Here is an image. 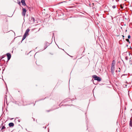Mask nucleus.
I'll return each instance as SVG.
<instances>
[{
    "instance_id": "nucleus-22",
    "label": "nucleus",
    "mask_w": 132,
    "mask_h": 132,
    "mask_svg": "<svg viewBox=\"0 0 132 132\" xmlns=\"http://www.w3.org/2000/svg\"><path fill=\"white\" fill-rule=\"evenodd\" d=\"M111 18H112V20H113V18L112 17V16H111Z\"/></svg>"
},
{
    "instance_id": "nucleus-8",
    "label": "nucleus",
    "mask_w": 132,
    "mask_h": 132,
    "mask_svg": "<svg viewBox=\"0 0 132 132\" xmlns=\"http://www.w3.org/2000/svg\"><path fill=\"white\" fill-rule=\"evenodd\" d=\"M115 62L114 60H113L112 61L111 67H115Z\"/></svg>"
},
{
    "instance_id": "nucleus-28",
    "label": "nucleus",
    "mask_w": 132,
    "mask_h": 132,
    "mask_svg": "<svg viewBox=\"0 0 132 132\" xmlns=\"http://www.w3.org/2000/svg\"><path fill=\"white\" fill-rule=\"evenodd\" d=\"M18 3L19 4H20V2H19V3Z\"/></svg>"
},
{
    "instance_id": "nucleus-9",
    "label": "nucleus",
    "mask_w": 132,
    "mask_h": 132,
    "mask_svg": "<svg viewBox=\"0 0 132 132\" xmlns=\"http://www.w3.org/2000/svg\"><path fill=\"white\" fill-rule=\"evenodd\" d=\"M9 125L10 127H13L14 126V124L13 123L11 122L9 123Z\"/></svg>"
},
{
    "instance_id": "nucleus-1",
    "label": "nucleus",
    "mask_w": 132,
    "mask_h": 132,
    "mask_svg": "<svg viewBox=\"0 0 132 132\" xmlns=\"http://www.w3.org/2000/svg\"><path fill=\"white\" fill-rule=\"evenodd\" d=\"M29 31H30V29L28 28L26 30V31L23 36V37H22V41L23 40L26 38L27 36H28L29 35L28 32H29Z\"/></svg>"
},
{
    "instance_id": "nucleus-4",
    "label": "nucleus",
    "mask_w": 132,
    "mask_h": 132,
    "mask_svg": "<svg viewBox=\"0 0 132 132\" xmlns=\"http://www.w3.org/2000/svg\"><path fill=\"white\" fill-rule=\"evenodd\" d=\"M115 69V67H111V72L112 74L114 73V70Z\"/></svg>"
},
{
    "instance_id": "nucleus-21",
    "label": "nucleus",
    "mask_w": 132,
    "mask_h": 132,
    "mask_svg": "<svg viewBox=\"0 0 132 132\" xmlns=\"http://www.w3.org/2000/svg\"><path fill=\"white\" fill-rule=\"evenodd\" d=\"M121 9H123V7H122V6H121Z\"/></svg>"
},
{
    "instance_id": "nucleus-14",
    "label": "nucleus",
    "mask_w": 132,
    "mask_h": 132,
    "mask_svg": "<svg viewBox=\"0 0 132 132\" xmlns=\"http://www.w3.org/2000/svg\"><path fill=\"white\" fill-rule=\"evenodd\" d=\"M126 41L128 42L129 43H130V42L129 40L128 39H126Z\"/></svg>"
},
{
    "instance_id": "nucleus-2",
    "label": "nucleus",
    "mask_w": 132,
    "mask_h": 132,
    "mask_svg": "<svg viewBox=\"0 0 132 132\" xmlns=\"http://www.w3.org/2000/svg\"><path fill=\"white\" fill-rule=\"evenodd\" d=\"M92 77L94 78L95 80H97L98 81H101V78L97 76L96 75H93V76Z\"/></svg>"
},
{
    "instance_id": "nucleus-30",
    "label": "nucleus",
    "mask_w": 132,
    "mask_h": 132,
    "mask_svg": "<svg viewBox=\"0 0 132 132\" xmlns=\"http://www.w3.org/2000/svg\"><path fill=\"white\" fill-rule=\"evenodd\" d=\"M35 119H34V121H35Z\"/></svg>"
},
{
    "instance_id": "nucleus-18",
    "label": "nucleus",
    "mask_w": 132,
    "mask_h": 132,
    "mask_svg": "<svg viewBox=\"0 0 132 132\" xmlns=\"http://www.w3.org/2000/svg\"><path fill=\"white\" fill-rule=\"evenodd\" d=\"M130 35H129L128 36V39H129L130 38Z\"/></svg>"
},
{
    "instance_id": "nucleus-26",
    "label": "nucleus",
    "mask_w": 132,
    "mask_h": 132,
    "mask_svg": "<svg viewBox=\"0 0 132 132\" xmlns=\"http://www.w3.org/2000/svg\"><path fill=\"white\" fill-rule=\"evenodd\" d=\"M6 96L7 97V96H5V98H6Z\"/></svg>"
},
{
    "instance_id": "nucleus-24",
    "label": "nucleus",
    "mask_w": 132,
    "mask_h": 132,
    "mask_svg": "<svg viewBox=\"0 0 132 132\" xmlns=\"http://www.w3.org/2000/svg\"><path fill=\"white\" fill-rule=\"evenodd\" d=\"M129 53V55H130V54Z\"/></svg>"
},
{
    "instance_id": "nucleus-27",
    "label": "nucleus",
    "mask_w": 132,
    "mask_h": 132,
    "mask_svg": "<svg viewBox=\"0 0 132 132\" xmlns=\"http://www.w3.org/2000/svg\"><path fill=\"white\" fill-rule=\"evenodd\" d=\"M18 121L19 122L20 121V120H18Z\"/></svg>"
},
{
    "instance_id": "nucleus-11",
    "label": "nucleus",
    "mask_w": 132,
    "mask_h": 132,
    "mask_svg": "<svg viewBox=\"0 0 132 132\" xmlns=\"http://www.w3.org/2000/svg\"><path fill=\"white\" fill-rule=\"evenodd\" d=\"M5 128V127L4 126H3L1 128V130H2L4 129Z\"/></svg>"
},
{
    "instance_id": "nucleus-7",
    "label": "nucleus",
    "mask_w": 132,
    "mask_h": 132,
    "mask_svg": "<svg viewBox=\"0 0 132 132\" xmlns=\"http://www.w3.org/2000/svg\"><path fill=\"white\" fill-rule=\"evenodd\" d=\"M35 19L34 17H32L31 18V19L30 20V22H31L32 23H34L35 22Z\"/></svg>"
},
{
    "instance_id": "nucleus-19",
    "label": "nucleus",
    "mask_w": 132,
    "mask_h": 132,
    "mask_svg": "<svg viewBox=\"0 0 132 132\" xmlns=\"http://www.w3.org/2000/svg\"><path fill=\"white\" fill-rule=\"evenodd\" d=\"M119 70H118V71L119 72H120V71H121V70H120V68H119Z\"/></svg>"
},
{
    "instance_id": "nucleus-3",
    "label": "nucleus",
    "mask_w": 132,
    "mask_h": 132,
    "mask_svg": "<svg viewBox=\"0 0 132 132\" xmlns=\"http://www.w3.org/2000/svg\"><path fill=\"white\" fill-rule=\"evenodd\" d=\"M26 11V10L25 8H23L22 9V14L23 16L24 17L25 16Z\"/></svg>"
},
{
    "instance_id": "nucleus-12",
    "label": "nucleus",
    "mask_w": 132,
    "mask_h": 132,
    "mask_svg": "<svg viewBox=\"0 0 132 132\" xmlns=\"http://www.w3.org/2000/svg\"><path fill=\"white\" fill-rule=\"evenodd\" d=\"M129 63L130 65H132V60H130L129 61Z\"/></svg>"
},
{
    "instance_id": "nucleus-5",
    "label": "nucleus",
    "mask_w": 132,
    "mask_h": 132,
    "mask_svg": "<svg viewBox=\"0 0 132 132\" xmlns=\"http://www.w3.org/2000/svg\"><path fill=\"white\" fill-rule=\"evenodd\" d=\"M6 55L7 57L8 60H9L11 58V54L9 53H7L6 54Z\"/></svg>"
},
{
    "instance_id": "nucleus-13",
    "label": "nucleus",
    "mask_w": 132,
    "mask_h": 132,
    "mask_svg": "<svg viewBox=\"0 0 132 132\" xmlns=\"http://www.w3.org/2000/svg\"><path fill=\"white\" fill-rule=\"evenodd\" d=\"M125 59L126 60H128V57L127 56H126L125 57Z\"/></svg>"
},
{
    "instance_id": "nucleus-25",
    "label": "nucleus",
    "mask_w": 132,
    "mask_h": 132,
    "mask_svg": "<svg viewBox=\"0 0 132 132\" xmlns=\"http://www.w3.org/2000/svg\"><path fill=\"white\" fill-rule=\"evenodd\" d=\"M6 96L7 97V96H5V98H6Z\"/></svg>"
},
{
    "instance_id": "nucleus-20",
    "label": "nucleus",
    "mask_w": 132,
    "mask_h": 132,
    "mask_svg": "<svg viewBox=\"0 0 132 132\" xmlns=\"http://www.w3.org/2000/svg\"><path fill=\"white\" fill-rule=\"evenodd\" d=\"M52 111V110H49L47 111V112H49V111Z\"/></svg>"
},
{
    "instance_id": "nucleus-31",
    "label": "nucleus",
    "mask_w": 132,
    "mask_h": 132,
    "mask_svg": "<svg viewBox=\"0 0 132 132\" xmlns=\"http://www.w3.org/2000/svg\"><path fill=\"white\" fill-rule=\"evenodd\" d=\"M125 86H126L127 85H125Z\"/></svg>"
},
{
    "instance_id": "nucleus-10",
    "label": "nucleus",
    "mask_w": 132,
    "mask_h": 132,
    "mask_svg": "<svg viewBox=\"0 0 132 132\" xmlns=\"http://www.w3.org/2000/svg\"><path fill=\"white\" fill-rule=\"evenodd\" d=\"M129 125L130 126L132 127V120H130L129 122Z\"/></svg>"
},
{
    "instance_id": "nucleus-17",
    "label": "nucleus",
    "mask_w": 132,
    "mask_h": 132,
    "mask_svg": "<svg viewBox=\"0 0 132 132\" xmlns=\"http://www.w3.org/2000/svg\"><path fill=\"white\" fill-rule=\"evenodd\" d=\"M47 47V46L45 45V46L44 47V50Z\"/></svg>"
},
{
    "instance_id": "nucleus-6",
    "label": "nucleus",
    "mask_w": 132,
    "mask_h": 132,
    "mask_svg": "<svg viewBox=\"0 0 132 132\" xmlns=\"http://www.w3.org/2000/svg\"><path fill=\"white\" fill-rule=\"evenodd\" d=\"M21 3L24 6H25L26 5V4L25 3V1L24 0H22L21 1Z\"/></svg>"
},
{
    "instance_id": "nucleus-23",
    "label": "nucleus",
    "mask_w": 132,
    "mask_h": 132,
    "mask_svg": "<svg viewBox=\"0 0 132 132\" xmlns=\"http://www.w3.org/2000/svg\"><path fill=\"white\" fill-rule=\"evenodd\" d=\"M122 36L123 37V38L124 37V36L123 35Z\"/></svg>"
},
{
    "instance_id": "nucleus-15",
    "label": "nucleus",
    "mask_w": 132,
    "mask_h": 132,
    "mask_svg": "<svg viewBox=\"0 0 132 132\" xmlns=\"http://www.w3.org/2000/svg\"><path fill=\"white\" fill-rule=\"evenodd\" d=\"M116 5H113L112 6V8L114 9L116 8Z\"/></svg>"
},
{
    "instance_id": "nucleus-16",
    "label": "nucleus",
    "mask_w": 132,
    "mask_h": 132,
    "mask_svg": "<svg viewBox=\"0 0 132 132\" xmlns=\"http://www.w3.org/2000/svg\"><path fill=\"white\" fill-rule=\"evenodd\" d=\"M46 46H48L49 45V43H48L46 42Z\"/></svg>"
},
{
    "instance_id": "nucleus-29",
    "label": "nucleus",
    "mask_w": 132,
    "mask_h": 132,
    "mask_svg": "<svg viewBox=\"0 0 132 132\" xmlns=\"http://www.w3.org/2000/svg\"><path fill=\"white\" fill-rule=\"evenodd\" d=\"M36 64H37V62H36Z\"/></svg>"
}]
</instances>
